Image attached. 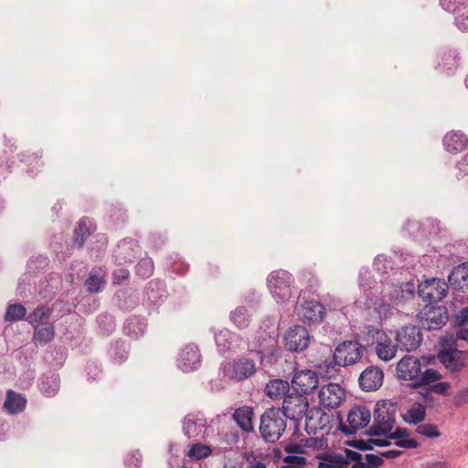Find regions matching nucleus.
Instances as JSON below:
<instances>
[{
  "instance_id": "f257e3e1",
  "label": "nucleus",
  "mask_w": 468,
  "mask_h": 468,
  "mask_svg": "<svg viewBox=\"0 0 468 468\" xmlns=\"http://www.w3.org/2000/svg\"><path fill=\"white\" fill-rule=\"evenodd\" d=\"M397 376L399 379L410 381L412 388H419L439 381L441 374L433 368H425L422 370L420 359L413 356H405L397 364Z\"/></svg>"
},
{
  "instance_id": "f03ea898",
  "label": "nucleus",
  "mask_w": 468,
  "mask_h": 468,
  "mask_svg": "<svg viewBox=\"0 0 468 468\" xmlns=\"http://www.w3.org/2000/svg\"><path fill=\"white\" fill-rule=\"evenodd\" d=\"M397 404L389 400L378 401L374 410V422L370 427V434L375 436L386 435L391 431L395 424Z\"/></svg>"
},
{
  "instance_id": "7ed1b4c3",
  "label": "nucleus",
  "mask_w": 468,
  "mask_h": 468,
  "mask_svg": "<svg viewBox=\"0 0 468 468\" xmlns=\"http://www.w3.org/2000/svg\"><path fill=\"white\" fill-rule=\"evenodd\" d=\"M286 423L279 409L271 408L261 417L260 432L261 437L269 441H277L283 434Z\"/></svg>"
},
{
  "instance_id": "20e7f679",
  "label": "nucleus",
  "mask_w": 468,
  "mask_h": 468,
  "mask_svg": "<svg viewBox=\"0 0 468 468\" xmlns=\"http://www.w3.org/2000/svg\"><path fill=\"white\" fill-rule=\"evenodd\" d=\"M364 346L356 341H344L334 352V362L339 367H347L359 362L364 354Z\"/></svg>"
},
{
  "instance_id": "39448f33",
  "label": "nucleus",
  "mask_w": 468,
  "mask_h": 468,
  "mask_svg": "<svg viewBox=\"0 0 468 468\" xmlns=\"http://www.w3.org/2000/svg\"><path fill=\"white\" fill-rule=\"evenodd\" d=\"M421 325L428 330H439L446 324L449 319L445 306L426 305L419 314Z\"/></svg>"
},
{
  "instance_id": "423d86ee",
  "label": "nucleus",
  "mask_w": 468,
  "mask_h": 468,
  "mask_svg": "<svg viewBox=\"0 0 468 468\" xmlns=\"http://www.w3.org/2000/svg\"><path fill=\"white\" fill-rule=\"evenodd\" d=\"M449 284L441 279L431 278L418 285V294L430 304L441 301L446 297Z\"/></svg>"
},
{
  "instance_id": "0eeeda50",
  "label": "nucleus",
  "mask_w": 468,
  "mask_h": 468,
  "mask_svg": "<svg viewBox=\"0 0 468 468\" xmlns=\"http://www.w3.org/2000/svg\"><path fill=\"white\" fill-rule=\"evenodd\" d=\"M293 278L286 271L279 270L272 271L268 278V287L276 299L284 301L291 296V285Z\"/></svg>"
},
{
  "instance_id": "6e6552de",
  "label": "nucleus",
  "mask_w": 468,
  "mask_h": 468,
  "mask_svg": "<svg viewBox=\"0 0 468 468\" xmlns=\"http://www.w3.org/2000/svg\"><path fill=\"white\" fill-rule=\"evenodd\" d=\"M370 419L371 413L367 407L355 406L349 410L346 422L340 421L339 430L345 434H354L365 428Z\"/></svg>"
},
{
  "instance_id": "1a4fd4ad",
  "label": "nucleus",
  "mask_w": 468,
  "mask_h": 468,
  "mask_svg": "<svg viewBox=\"0 0 468 468\" xmlns=\"http://www.w3.org/2000/svg\"><path fill=\"white\" fill-rule=\"evenodd\" d=\"M308 408L309 403L304 395L289 393L283 399L282 414L287 419L299 420L306 414Z\"/></svg>"
},
{
  "instance_id": "9d476101",
  "label": "nucleus",
  "mask_w": 468,
  "mask_h": 468,
  "mask_svg": "<svg viewBox=\"0 0 468 468\" xmlns=\"http://www.w3.org/2000/svg\"><path fill=\"white\" fill-rule=\"evenodd\" d=\"M455 347L444 348L438 354L440 362L452 373L464 368L468 359V351L459 350L457 342H455Z\"/></svg>"
},
{
  "instance_id": "9b49d317",
  "label": "nucleus",
  "mask_w": 468,
  "mask_h": 468,
  "mask_svg": "<svg viewBox=\"0 0 468 468\" xmlns=\"http://www.w3.org/2000/svg\"><path fill=\"white\" fill-rule=\"evenodd\" d=\"M396 341L400 350L411 352L420 346L422 333L418 326L406 325L397 332Z\"/></svg>"
},
{
  "instance_id": "f8f14e48",
  "label": "nucleus",
  "mask_w": 468,
  "mask_h": 468,
  "mask_svg": "<svg viewBox=\"0 0 468 468\" xmlns=\"http://www.w3.org/2000/svg\"><path fill=\"white\" fill-rule=\"evenodd\" d=\"M320 404L326 409H336L346 399L345 389L336 383L323 386L318 392Z\"/></svg>"
},
{
  "instance_id": "ddd939ff",
  "label": "nucleus",
  "mask_w": 468,
  "mask_h": 468,
  "mask_svg": "<svg viewBox=\"0 0 468 468\" xmlns=\"http://www.w3.org/2000/svg\"><path fill=\"white\" fill-rule=\"evenodd\" d=\"M257 370L254 360L242 357L225 366L226 375L236 381H242L255 374Z\"/></svg>"
},
{
  "instance_id": "4468645a",
  "label": "nucleus",
  "mask_w": 468,
  "mask_h": 468,
  "mask_svg": "<svg viewBox=\"0 0 468 468\" xmlns=\"http://www.w3.org/2000/svg\"><path fill=\"white\" fill-rule=\"evenodd\" d=\"M293 389L300 394L308 395L319 386V377L316 372L305 369L294 373L292 379Z\"/></svg>"
},
{
  "instance_id": "2eb2a0df",
  "label": "nucleus",
  "mask_w": 468,
  "mask_h": 468,
  "mask_svg": "<svg viewBox=\"0 0 468 468\" xmlns=\"http://www.w3.org/2000/svg\"><path fill=\"white\" fill-rule=\"evenodd\" d=\"M207 419L201 413L188 414L183 420L182 430L188 439H202L206 435Z\"/></svg>"
},
{
  "instance_id": "dca6fc26",
  "label": "nucleus",
  "mask_w": 468,
  "mask_h": 468,
  "mask_svg": "<svg viewBox=\"0 0 468 468\" xmlns=\"http://www.w3.org/2000/svg\"><path fill=\"white\" fill-rule=\"evenodd\" d=\"M309 341L308 331L300 325L290 328L284 337L285 346L293 352H301L307 348Z\"/></svg>"
},
{
  "instance_id": "f3484780",
  "label": "nucleus",
  "mask_w": 468,
  "mask_h": 468,
  "mask_svg": "<svg viewBox=\"0 0 468 468\" xmlns=\"http://www.w3.org/2000/svg\"><path fill=\"white\" fill-rule=\"evenodd\" d=\"M345 452L346 459H347L349 463H353L351 468H378L384 463V460L380 456L373 453L364 455L349 449H346Z\"/></svg>"
},
{
  "instance_id": "a211bd4d",
  "label": "nucleus",
  "mask_w": 468,
  "mask_h": 468,
  "mask_svg": "<svg viewBox=\"0 0 468 468\" xmlns=\"http://www.w3.org/2000/svg\"><path fill=\"white\" fill-rule=\"evenodd\" d=\"M373 338L376 343V353L378 356L384 361L391 360L399 348L398 344H393L391 338L388 337L385 332L380 330H376Z\"/></svg>"
},
{
  "instance_id": "6ab92c4d",
  "label": "nucleus",
  "mask_w": 468,
  "mask_h": 468,
  "mask_svg": "<svg viewBox=\"0 0 468 468\" xmlns=\"http://www.w3.org/2000/svg\"><path fill=\"white\" fill-rule=\"evenodd\" d=\"M201 355L197 346L186 345L180 352L178 367L185 372L197 369L201 362Z\"/></svg>"
},
{
  "instance_id": "aec40b11",
  "label": "nucleus",
  "mask_w": 468,
  "mask_h": 468,
  "mask_svg": "<svg viewBox=\"0 0 468 468\" xmlns=\"http://www.w3.org/2000/svg\"><path fill=\"white\" fill-rule=\"evenodd\" d=\"M139 252L140 246L136 240L124 239L118 244L115 259L119 264L131 263L137 258Z\"/></svg>"
},
{
  "instance_id": "412c9836",
  "label": "nucleus",
  "mask_w": 468,
  "mask_h": 468,
  "mask_svg": "<svg viewBox=\"0 0 468 468\" xmlns=\"http://www.w3.org/2000/svg\"><path fill=\"white\" fill-rule=\"evenodd\" d=\"M383 371L377 367H368L359 377V385L365 391L377 390L383 383Z\"/></svg>"
},
{
  "instance_id": "4be33fe9",
  "label": "nucleus",
  "mask_w": 468,
  "mask_h": 468,
  "mask_svg": "<svg viewBox=\"0 0 468 468\" xmlns=\"http://www.w3.org/2000/svg\"><path fill=\"white\" fill-rule=\"evenodd\" d=\"M415 296V284L413 282H408L401 284L393 285L388 292V301L395 304L403 303L410 301Z\"/></svg>"
},
{
  "instance_id": "5701e85b",
  "label": "nucleus",
  "mask_w": 468,
  "mask_h": 468,
  "mask_svg": "<svg viewBox=\"0 0 468 468\" xmlns=\"http://www.w3.org/2000/svg\"><path fill=\"white\" fill-rule=\"evenodd\" d=\"M448 282L454 290L468 291V262L455 266L448 276Z\"/></svg>"
},
{
  "instance_id": "b1692460",
  "label": "nucleus",
  "mask_w": 468,
  "mask_h": 468,
  "mask_svg": "<svg viewBox=\"0 0 468 468\" xmlns=\"http://www.w3.org/2000/svg\"><path fill=\"white\" fill-rule=\"evenodd\" d=\"M259 350L257 351L261 357L270 356L276 357L280 352V348L277 345V340L274 335H266L262 332L259 333L258 335Z\"/></svg>"
},
{
  "instance_id": "393cba45",
  "label": "nucleus",
  "mask_w": 468,
  "mask_h": 468,
  "mask_svg": "<svg viewBox=\"0 0 468 468\" xmlns=\"http://www.w3.org/2000/svg\"><path fill=\"white\" fill-rule=\"evenodd\" d=\"M443 144L448 152L457 153L466 148L468 145V139L460 132H451L444 136Z\"/></svg>"
},
{
  "instance_id": "a878e982",
  "label": "nucleus",
  "mask_w": 468,
  "mask_h": 468,
  "mask_svg": "<svg viewBox=\"0 0 468 468\" xmlns=\"http://www.w3.org/2000/svg\"><path fill=\"white\" fill-rule=\"evenodd\" d=\"M302 315L311 323L321 322L324 316V307L315 301L307 302L302 305Z\"/></svg>"
},
{
  "instance_id": "bb28decb",
  "label": "nucleus",
  "mask_w": 468,
  "mask_h": 468,
  "mask_svg": "<svg viewBox=\"0 0 468 468\" xmlns=\"http://www.w3.org/2000/svg\"><path fill=\"white\" fill-rule=\"evenodd\" d=\"M252 417L253 410L248 406L240 407L237 409L233 413V420L236 421L239 427L246 432H250L253 430Z\"/></svg>"
},
{
  "instance_id": "cd10ccee",
  "label": "nucleus",
  "mask_w": 468,
  "mask_h": 468,
  "mask_svg": "<svg viewBox=\"0 0 468 468\" xmlns=\"http://www.w3.org/2000/svg\"><path fill=\"white\" fill-rule=\"evenodd\" d=\"M39 381L40 390L46 397H54L59 390L60 379L57 374L44 375Z\"/></svg>"
},
{
  "instance_id": "c85d7f7f",
  "label": "nucleus",
  "mask_w": 468,
  "mask_h": 468,
  "mask_svg": "<svg viewBox=\"0 0 468 468\" xmlns=\"http://www.w3.org/2000/svg\"><path fill=\"white\" fill-rule=\"evenodd\" d=\"M290 385L282 379H273L266 385V395L271 399H280L289 394Z\"/></svg>"
},
{
  "instance_id": "c756f323",
  "label": "nucleus",
  "mask_w": 468,
  "mask_h": 468,
  "mask_svg": "<svg viewBox=\"0 0 468 468\" xmlns=\"http://www.w3.org/2000/svg\"><path fill=\"white\" fill-rule=\"evenodd\" d=\"M55 330L52 324L45 322L35 326L33 340L41 345L53 340Z\"/></svg>"
},
{
  "instance_id": "7c9ffc66",
  "label": "nucleus",
  "mask_w": 468,
  "mask_h": 468,
  "mask_svg": "<svg viewBox=\"0 0 468 468\" xmlns=\"http://www.w3.org/2000/svg\"><path fill=\"white\" fill-rule=\"evenodd\" d=\"M146 329V323L144 319L136 316L128 318L123 326V331L126 335L132 337H139Z\"/></svg>"
},
{
  "instance_id": "2f4dec72",
  "label": "nucleus",
  "mask_w": 468,
  "mask_h": 468,
  "mask_svg": "<svg viewBox=\"0 0 468 468\" xmlns=\"http://www.w3.org/2000/svg\"><path fill=\"white\" fill-rule=\"evenodd\" d=\"M424 388V392H421V396L424 399V401L426 403L432 401L431 393H436L439 395L445 396L448 394V390L450 388V383L449 382H431L430 384H426Z\"/></svg>"
},
{
  "instance_id": "473e14b6",
  "label": "nucleus",
  "mask_w": 468,
  "mask_h": 468,
  "mask_svg": "<svg viewBox=\"0 0 468 468\" xmlns=\"http://www.w3.org/2000/svg\"><path fill=\"white\" fill-rule=\"evenodd\" d=\"M426 417V409L420 403L413 404L403 414L402 419L409 424H418L424 420Z\"/></svg>"
},
{
  "instance_id": "72a5a7b5",
  "label": "nucleus",
  "mask_w": 468,
  "mask_h": 468,
  "mask_svg": "<svg viewBox=\"0 0 468 468\" xmlns=\"http://www.w3.org/2000/svg\"><path fill=\"white\" fill-rule=\"evenodd\" d=\"M237 335L228 329L220 330L215 335V342L220 352H226L227 350L234 347V341Z\"/></svg>"
},
{
  "instance_id": "f704fd0d",
  "label": "nucleus",
  "mask_w": 468,
  "mask_h": 468,
  "mask_svg": "<svg viewBox=\"0 0 468 468\" xmlns=\"http://www.w3.org/2000/svg\"><path fill=\"white\" fill-rule=\"evenodd\" d=\"M26 399L19 394L9 390L6 393V399L4 403L5 409L10 413H17L21 411L26 406Z\"/></svg>"
},
{
  "instance_id": "c9c22d12",
  "label": "nucleus",
  "mask_w": 468,
  "mask_h": 468,
  "mask_svg": "<svg viewBox=\"0 0 468 468\" xmlns=\"http://www.w3.org/2000/svg\"><path fill=\"white\" fill-rule=\"evenodd\" d=\"M393 304L392 302H388L386 297H383L373 303V308L375 312L378 314L380 319H388L396 312V308Z\"/></svg>"
},
{
  "instance_id": "e433bc0d",
  "label": "nucleus",
  "mask_w": 468,
  "mask_h": 468,
  "mask_svg": "<svg viewBox=\"0 0 468 468\" xmlns=\"http://www.w3.org/2000/svg\"><path fill=\"white\" fill-rule=\"evenodd\" d=\"M348 460L346 452L330 455L325 462L319 463L318 468H348Z\"/></svg>"
},
{
  "instance_id": "4c0bfd02",
  "label": "nucleus",
  "mask_w": 468,
  "mask_h": 468,
  "mask_svg": "<svg viewBox=\"0 0 468 468\" xmlns=\"http://www.w3.org/2000/svg\"><path fill=\"white\" fill-rule=\"evenodd\" d=\"M230 320L236 324L237 327L242 329L249 326L250 322V315L245 307L239 306L230 314Z\"/></svg>"
},
{
  "instance_id": "58836bf2",
  "label": "nucleus",
  "mask_w": 468,
  "mask_h": 468,
  "mask_svg": "<svg viewBox=\"0 0 468 468\" xmlns=\"http://www.w3.org/2000/svg\"><path fill=\"white\" fill-rule=\"evenodd\" d=\"M212 450L209 446L200 442H197L191 445L186 455L191 461H198L209 456Z\"/></svg>"
},
{
  "instance_id": "ea45409f",
  "label": "nucleus",
  "mask_w": 468,
  "mask_h": 468,
  "mask_svg": "<svg viewBox=\"0 0 468 468\" xmlns=\"http://www.w3.org/2000/svg\"><path fill=\"white\" fill-rule=\"evenodd\" d=\"M27 315V309L20 303L10 304L5 314V320L7 322H16L23 320Z\"/></svg>"
},
{
  "instance_id": "a19ab883",
  "label": "nucleus",
  "mask_w": 468,
  "mask_h": 468,
  "mask_svg": "<svg viewBox=\"0 0 468 468\" xmlns=\"http://www.w3.org/2000/svg\"><path fill=\"white\" fill-rule=\"evenodd\" d=\"M50 314L51 309L47 306L41 305L36 308L32 313H30L26 319L30 324L35 325L36 324L40 323L45 319H48L50 316Z\"/></svg>"
},
{
  "instance_id": "79ce46f5",
  "label": "nucleus",
  "mask_w": 468,
  "mask_h": 468,
  "mask_svg": "<svg viewBox=\"0 0 468 468\" xmlns=\"http://www.w3.org/2000/svg\"><path fill=\"white\" fill-rule=\"evenodd\" d=\"M90 235V231L87 227L85 221L81 219L79 222L78 228L75 229L74 245L80 249L85 243L88 237Z\"/></svg>"
},
{
  "instance_id": "37998d69",
  "label": "nucleus",
  "mask_w": 468,
  "mask_h": 468,
  "mask_svg": "<svg viewBox=\"0 0 468 468\" xmlns=\"http://www.w3.org/2000/svg\"><path fill=\"white\" fill-rule=\"evenodd\" d=\"M110 356L116 363H122L127 358L128 352L122 342H116L110 348Z\"/></svg>"
},
{
  "instance_id": "c03bdc74",
  "label": "nucleus",
  "mask_w": 468,
  "mask_h": 468,
  "mask_svg": "<svg viewBox=\"0 0 468 468\" xmlns=\"http://www.w3.org/2000/svg\"><path fill=\"white\" fill-rule=\"evenodd\" d=\"M104 284L105 281L101 277L93 273V271L90 273L89 277L85 281V286L87 291L90 292H99Z\"/></svg>"
},
{
  "instance_id": "a18cd8bd",
  "label": "nucleus",
  "mask_w": 468,
  "mask_h": 468,
  "mask_svg": "<svg viewBox=\"0 0 468 468\" xmlns=\"http://www.w3.org/2000/svg\"><path fill=\"white\" fill-rule=\"evenodd\" d=\"M154 271V262L150 258L142 259L136 265V272L143 278H148Z\"/></svg>"
},
{
  "instance_id": "49530a36",
  "label": "nucleus",
  "mask_w": 468,
  "mask_h": 468,
  "mask_svg": "<svg viewBox=\"0 0 468 468\" xmlns=\"http://www.w3.org/2000/svg\"><path fill=\"white\" fill-rule=\"evenodd\" d=\"M417 432L428 438H437L441 434L437 426L430 423L419 425L417 427Z\"/></svg>"
},
{
  "instance_id": "de8ad7c7",
  "label": "nucleus",
  "mask_w": 468,
  "mask_h": 468,
  "mask_svg": "<svg viewBox=\"0 0 468 468\" xmlns=\"http://www.w3.org/2000/svg\"><path fill=\"white\" fill-rule=\"evenodd\" d=\"M284 460L288 464L282 468H303L306 463V459L298 455H289Z\"/></svg>"
},
{
  "instance_id": "09e8293b",
  "label": "nucleus",
  "mask_w": 468,
  "mask_h": 468,
  "mask_svg": "<svg viewBox=\"0 0 468 468\" xmlns=\"http://www.w3.org/2000/svg\"><path fill=\"white\" fill-rule=\"evenodd\" d=\"M124 462L130 468L139 467L142 463V454L139 451H132L127 454Z\"/></svg>"
},
{
  "instance_id": "8fccbe9b",
  "label": "nucleus",
  "mask_w": 468,
  "mask_h": 468,
  "mask_svg": "<svg viewBox=\"0 0 468 468\" xmlns=\"http://www.w3.org/2000/svg\"><path fill=\"white\" fill-rule=\"evenodd\" d=\"M100 326L106 332H112L115 328L114 321L111 315L101 314L98 317Z\"/></svg>"
},
{
  "instance_id": "3c124183",
  "label": "nucleus",
  "mask_w": 468,
  "mask_h": 468,
  "mask_svg": "<svg viewBox=\"0 0 468 468\" xmlns=\"http://www.w3.org/2000/svg\"><path fill=\"white\" fill-rule=\"evenodd\" d=\"M391 261H388L383 255H378L374 260V268L381 274L387 273V264L390 265Z\"/></svg>"
},
{
  "instance_id": "603ef678",
  "label": "nucleus",
  "mask_w": 468,
  "mask_h": 468,
  "mask_svg": "<svg viewBox=\"0 0 468 468\" xmlns=\"http://www.w3.org/2000/svg\"><path fill=\"white\" fill-rule=\"evenodd\" d=\"M369 439H354L347 441V445L361 451L372 450V445L368 442Z\"/></svg>"
},
{
  "instance_id": "864d4df0",
  "label": "nucleus",
  "mask_w": 468,
  "mask_h": 468,
  "mask_svg": "<svg viewBox=\"0 0 468 468\" xmlns=\"http://www.w3.org/2000/svg\"><path fill=\"white\" fill-rule=\"evenodd\" d=\"M130 272L127 269L120 268L113 271V283L120 284L129 278Z\"/></svg>"
},
{
  "instance_id": "5fc2aeb1",
  "label": "nucleus",
  "mask_w": 468,
  "mask_h": 468,
  "mask_svg": "<svg viewBox=\"0 0 468 468\" xmlns=\"http://www.w3.org/2000/svg\"><path fill=\"white\" fill-rule=\"evenodd\" d=\"M455 24L460 30H468V11L457 16L455 18Z\"/></svg>"
},
{
  "instance_id": "6e6d98bb",
  "label": "nucleus",
  "mask_w": 468,
  "mask_h": 468,
  "mask_svg": "<svg viewBox=\"0 0 468 468\" xmlns=\"http://www.w3.org/2000/svg\"><path fill=\"white\" fill-rule=\"evenodd\" d=\"M454 323L458 327H463L468 323V307L462 309L459 314L455 315Z\"/></svg>"
},
{
  "instance_id": "4d7b16f0",
  "label": "nucleus",
  "mask_w": 468,
  "mask_h": 468,
  "mask_svg": "<svg viewBox=\"0 0 468 468\" xmlns=\"http://www.w3.org/2000/svg\"><path fill=\"white\" fill-rule=\"evenodd\" d=\"M396 446L406 448V449H414L418 447V442L413 439L404 438L399 440L395 442Z\"/></svg>"
},
{
  "instance_id": "13d9d810",
  "label": "nucleus",
  "mask_w": 468,
  "mask_h": 468,
  "mask_svg": "<svg viewBox=\"0 0 468 468\" xmlns=\"http://www.w3.org/2000/svg\"><path fill=\"white\" fill-rule=\"evenodd\" d=\"M410 436V433L407 429L405 428H397L393 433H391L388 438L394 439V440H401L404 438H408Z\"/></svg>"
},
{
  "instance_id": "bf43d9fd",
  "label": "nucleus",
  "mask_w": 468,
  "mask_h": 468,
  "mask_svg": "<svg viewBox=\"0 0 468 468\" xmlns=\"http://www.w3.org/2000/svg\"><path fill=\"white\" fill-rule=\"evenodd\" d=\"M456 340H463L468 343V329L463 327H458L455 331Z\"/></svg>"
},
{
  "instance_id": "052dcab7",
  "label": "nucleus",
  "mask_w": 468,
  "mask_h": 468,
  "mask_svg": "<svg viewBox=\"0 0 468 468\" xmlns=\"http://www.w3.org/2000/svg\"><path fill=\"white\" fill-rule=\"evenodd\" d=\"M458 168L461 172L468 174V154L464 155L460 162H458Z\"/></svg>"
},
{
  "instance_id": "680f3d73",
  "label": "nucleus",
  "mask_w": 468,
  "mask_h": 468,
  "mask_svg": "<svg viewBox=\"0 0 468 468\" xmlns=\"http://www.w3.org/2000/svg\"><path fill=\"white\" fill-rule=\"evenodd\" d=\"M285 451L289 453H301L303 452V446L293 443L286 446Z\"/></svg>"
},
{
  "instance_id": "e2e57ef3",
  "label": "nucleus",
  "mask_w": 468,
  "mask_h": 468,
  "mask_svg": "<svg viewBox=\"0 0 468 468\" xmlns=\"http://www.w3.org/2000/svg\"><path fill=\"white\" fill-rule=\"evenodd\" d=\"M368 442L372 445V448L375 446H388L390 444L389 441L382 440V439H369Z\"/></svg>"
},
{
  "instance_id": "0e129e2a",
  "label": "nucleus",
  "mask_w": 468,
  "mask_h": 468,
  "mask_svg": "<svg viewBox=\"0 0 468 468\" xmlns=\"http://www.w3.org/2000/svg\"><path fill=\"white\" fill-rule=\"evenodd\" d=\"M399 455H400V452H399V451H397V450H388V451H386V452H381V454H380L379 456H380L382 459H383V457H386V458L391 459V458H396V457H398Z\"/></svg>"
},
{
  "instance_id": "69168bd1",
  "label": "nucleus",
  "mask_w": 468,
  "mask_h": 468,
  "mask_svg": "<svg viewBox=\"0 0 468 468\" xmlns=\"http://www.w3.org/2000/svg\"><path fill=\"white\" fill-rule=\"evenodd\" d=\"M457 403H465L468 401V388L462 391L456 398Z\"/></svg>"
},
{
  "instance_id": "338daca9",
  "label": "nucleus",
  "mask_w": 468,
  "mask_h": 468,
  "mask_svg": "<svg viewBox=\"0 0 468 468\" xmlns=\"http://www.w3.org/2000/svg\"><path fill=\"white\" fill-rule=\"evenodd\" d=\"M154 283L151 282L149 283V287L147 288L146 294L148 296V299L152 302H155V295H154V289L153 288Z\"/></svg>"
},
{
  "instance_id": "774afa93",
  "label": "nucleus",
  "mask_w": 468,
  "mask_h": 468,
  "mask_svg": "<svg viewBox=\"0 0 468 468\" xmlns=\"http://www.w3.org/2000/svg\"><path fill=\"white\" fill-rule=\"evenodd\" d=\"M451 0H441V6L448 12H455V8H452L450 5ZM456 0H453V3H455Z\"/></svg>"
}]
</instances>
